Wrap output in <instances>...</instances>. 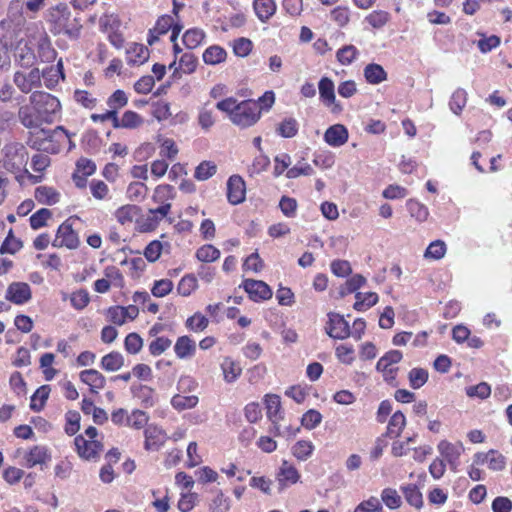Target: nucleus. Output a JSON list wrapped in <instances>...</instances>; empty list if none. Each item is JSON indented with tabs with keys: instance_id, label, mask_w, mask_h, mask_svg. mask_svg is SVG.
<instances>
[{
	"instance_id": "f257e3e1",
	"label": "nucleus",
	"mask_w": 512,
	"mask_h": 512,
	"mask_svg": "<svg viewBox=\"0 0 512 512\" xmlns=\"http://www.w3.org/2000/svg\"><path fill=\"white\" fill-rule=\"evenodd\" d=\"M3 165L5 169L15 175L20 185L29 180L31 184L42 181L41 175H33L27 169L29 155L25 146L18 142L7 143L3 149Z\"/></svg>"
},
{
	"instance_id": "f03ea898",
	"label": "nucleus",
	"mask_w": 512,
	"mask_h": 512,
	"mask_svg": "<svg viewBox=\"0 0 512 512\" xmlns=\"http://www.w3.org/2000/svg\"><path fill=\"white\" fill-rule=\"evenodd\" d=\"M67 138H69V135L61 126L53 130L39 127L30 132L28 144L38 151L56 153L59 150L60 143Z\"/></svg>"
},
{
	"instance_id": "7ed1b4c3",
	"label": "nucleus",
	"mask_w": 512,
	"mask_h": 512,
	"mask_svg": "<svg viewBox=\"0 0 512 512\" xmlns=\"http://www.w3.org/2000/svg\"><path fill=\"white\" fill-rule=\"evenodd\" d=\"M29 102L39 108L38 112L45 123H51L60 111L61 105L58 98L44 91H34L29 96Z\"/></svg>"
},
{
	"instance_id": "20e7f679",
	"label": "nucleus",
	"mask_w": 512,
	"mask_h": 512,
	"mask_svg": "<svg viewBox=\"0 0 512 512\" xmlns=\"http://www.w3.org/2000/svg\"><path fill=\"white\" fill-rule=\"evenodd\" d=\"M260 114L261 108L259 103L246 100L238 104L231 121L237 126L246 128L255 124L259 120Z\"/></svg>"
},
{
	"instance_id": "39448f33",
	"label": "nucleus",
	"mask_w": 512,
	"mask_h": 512,
	"mask_svg": "<svg viewBox=\"0 0 512 512\" xmlns=\"http://www.w3.org/2000/svg\"><path fill=\"white\" fill-rule=\"evenodd\" d=\"M55 10L59 14L56 19L59 33L62 32L70 38H78L82 25L77 18H71L68 6L66 4H59Z\"/></svg>"
},
{
	"instance_id": "423d86ee",
	"label": "nucleus",
	"mask_w": 512,
	"mask_h": 512,
	"mask_svg": "<svg viewBox=\"0 0 512 512\" xmlns=\"http://www.w3.org/2000/svg\"><path fill=\"white\" fill-rule=\"evenodd\" d=\"M13 84L24 94L32 93L33 89L42 85L41 72L38 68H32L29 72L17 70L13 75Z\"/></svg>"
},
{
	"instance_id": "0eeeda50",
	"label": "nucleus",
	"mask_w": 512,
	"mask_h": 512,
	"mask_svg": "<svg viewBox=\"0 0 512 512\" xmlns=\"http://www.w3.org/2000/svg\"><path fill=\"white\" fill-rule=\"evenodd\" d=\"M10 48L14 52V61L19 67L28 69L36 63V55L26 39H19L15 45L10 43Z\"/></svg>"
},
{
	"instance_id": "6e6552de",
	"label": "nucleus",
	"mask_w": 512,
	"mask_h": 512,
	"mask_svg": "<svg viewBox=\"0 0 512 512\" xmlns=\"http://www.w3.org/2000/svg\"><path fill=\"white\" fill-rule=\"evenodd\" d=\"M80 244L78 234L73 229L70 219L63 222L57 229L56 237L52 242L54 247H66L68 249H76Z\"/></svg>"
},
{
	"instance_id": "1a4fd4ad",
	"label": "nucleus",
	"mask_w": 512,
	"mask_h": 512,
	"mask_svg": "<svg viewBox=\"0 0 512 512\" xmlns=\"http://www.w3.org/2000/svg\"><path fill=\"white\" fill-rule=\"evenodd\" d=\"M38 110L39 108L30 102L20 106L17 112L19 122L28 129H37L41 127L45 121L41 117V114H39L40 112H38Z\"/></svg>"
},
{
	"instance_id": "9d476101",
	"label": "nucleus",
	"mask_w": 512,
	"mask_h": 512,
	"mask_svg": "<svg viewBox=\"0 0 512 512\" xmlns=\"http://www.w3.org/2000/svg\"><path fill=\"white\" fill-rule=\"evenodd\" d=\"M329 322L326 327L327 334L334 339H346L351 334L349 323L337 313H329Z\"/></svg>"
},
{
	"instance_id": "9b49d317",
	"label": "nucleus",
	"mask_w": 512,
	"mask_h": 512,
	"mask_svg": "<svg viewBox=\"0 0 512 512\" xmlns=\"http://www.w3.org/2000/svg\"><path fill=\"white\" fill-rule=\"evenodd\" d=\"M251 300L258 302L268 300L272 297L271 288L261 280L246 279L242 284Z\"/></svg>"
},
{
	"instance_id": "f8f14e48",
	"label": "nucleus",
	"mask_w": 512,
	"mask_h": 512,
	"mask_svg": "<svg viewBox=\"0 0 512 512\" xmlns=\"http://www.w3.org/2000/svg\"><path fill=\"white\" fill-rule=\"evenodd\" d=\"M246 187L239 175H232L227 181V199L230 204L237 205L245 200Z\"/></svg>"
},
{
	"instance_id": "ddd939ff",
	"label": "nucleus",
	"mask_w": 512,
	"mask_h": 512,
	"mask_svg": "<svg viewBox=\"0 0 512 512\" xmlns=\"http://www.w3.org/2000/svg\"><path fill=\"white\" fill-rule=\"evenodd\" d=\"M74 442L79 456L86 460L97 458L103 449V445L99 441H88L81 435L77 436Z\"/></svg>"
},
{
	"instance_id": "4468645a",
	"label": "nucleus",
	"mask_w": 512,
	"mask_h": 512,
	"mask_svg": "<svg viewBox=\"0 0 512 512\" xmlns=\"http://www.w3.org/2000/svg\"><path fill=\"white\" fill-rule=\"evenodd\" d=\"M6 299L14 304H23L31 299V288L24 282H13L6 290Z\"/></svg>"
},
{
	"instance_id": "2eb2a0df",
	"label": "nucleus",
	"mask_w": 512,
	"mask_h": 512,
	"mask_svg": "<svg viewBox=\"0 0 512 512\" xmlns=\"http://www.w3.org/2000/svg\"><path fill=\"white\" fill-rule=\"evenodd\" d=\"M348 130L342 124L330 126L324 133L325 142L332 147H340L348 141Z\"/></svg>"
},
{
	"instance_id": "dca6fc26",
	"label": "nucleus",
	"mask_w": 512,
	"mask_h": 512,
	"mask_svg": "<svg viewBox=\"0 0 512 512\" xmlns=\"http://www.w3.org/2000/svg\"><path fill=\"white\" fill-rule=\"evenodd\" d=\"M25 465L32 468L36 465H45L51 460V454L47 447L36 445L32 447L24 456Z\"/></svg>"
},
{
	"instance_id": "f3484780",
	"label": "nucleus",
	"mask_w": 512,
	"mask_h": 512,
	"mask_svg": "<svg viewBox=\"0 0 512 512\" xmlns=\"http://www.w3.org/2000/svg\"><path fill=\"white\" fill-rule=\"evenodd\" d=\"M143 122V118L138 113L127 110L123 113L121 118L116 114V118L114 119V128L136 129L140 127Z\"/></svg>"
},
{
	"instance_id": "a211bd4d",
	"label": "nucleus",
	"mask_w": 512,
	"mask_h": 512,
	"mask_svg": "<svg viewBox=\"0 0 512 512\" xmlns=\"http://www.w3.org/2000/svg\"><path fill=\"white\" fill-rule=\"evenodd\" d=\"M80 379L83 383L90 386L92 393H98V390L104 388L106 379L95 369L84 370L80 373Z\"/></svg>"
},
{
	"instance_id": "6ab92c4d",
	"label": "nucleus",
	"mask_w": 512,
	"mask_h": 512,
	"mask_svg": "<svg viewBox=\"0 0 512 512\" xmlns=\"http://www.w3.org/2000/svg\"><path fill=\"white\" fill-rule=\"evenodd\" d=\"M299 478L300 475L297 469L287 461H283L277 474L280 489H283L287 485L295 484Z\"/></svg>"
},
{
	"instance_id": "aec40b11",
	"label": "nucleus",
	"mask_w": 512,
	"mask_h": 512,
	"mask_svg": "<svg viewBox=\"0 0 512 512\" xmlns=\"http://www.w3.org/2000/svg\"><path fill=\"white\" fill-rule=\"evenodd\" d=\"M149 50L139 43H132L127 49V62L131 65H141L149 59Z\"/></svg>"
},
{
	"instance_id": "412c9836",
	"label": "nucleus",
	"mask_w": 512,
	"mask_h": 512,
	"mask_svg": "<svg viewBox=\"0 0 512 512\" xmlns=\"http://www.w3.org/2000/svg\"><path fill=\"white\" fill-rule=\"evenodd\" d=\"M144 435L146 450H158L159 447L164 443V433L157 426L149 425L145 429Z\"/></svg>"
},
{
	"instance_id": "4be33fe9",
	"label": "nucleus",
	"mask_w": 512,
	"mask_h": 512,
	"mask_svg": "<svg viewBox=\"0 0 512 512\" xmlns=\"http://www.w3.org/2000/svg\"><path fill=\"white\" fill-rule=\"evenodd\" d=\"M174 351L180 359L191 358L196 352V343L189 336H181L175 343Z\"/></svg>"
},
{
	"instance_id": "5701e85b",
	"label": "nucleus",
	"mask_w": 512,
	"mask_h": 512,
	"mask_svg": "<svg viewBox=\"0 0 512 512\" xmlns=\"http://www.w3.org/2000/svg\"><path fill=\"white\" fill-rule=\"evenodd\" d=\"M35 199L43 205H54L60 200V193L53 187L39 186L35 189Z\"/></svg>"
},
{
	"instance_id": "b1692460",
	"label": "nucleus",
	"mask_w": 512,
	"mask_h": 512,
	"mask_svg": "<svg viewBox=\"0 0 512 512\" xmlns=\"http://www.w3.org/2000/svg\"><path fill=\"white\" fill-rule=\"evenodd\" d=\"M253 6L261 22H267L276 11L274 0H254Z\"/></svg>"
},
{
	"instance_id": "393cba45",
	"label": "nucleus",
	"mask_w": 512,
	"mask_h": 512,
	"mask_svg": "<svg viewBox=\"0 0 512 512\" xmlns=\"http://www.w3.org/2000/svg\"><path fill=\"white\" fill-rule=\"evenodd\" d=\"M437 449L441 456L447 462H453V460H458L463 451V447L461 444H452L446 440L440 441L437 446Z\"/></svg>"
},
{
	"instance_id": "a878e982",
	"label": "nucleus",
	"mask_w": 512,
	"mask_h": 512,
	"mask_svg": "<svg viewBox=\"0 0 512 512\" xmlns=\"http://www.w3.org/2000/svg\"><path fill=\"white\" fill-rule=\"evenodd\" d=\"M406 425V418L401 411H396L390 418L386 436L390 438H397L401 435Z\"/></svg>"
},
{
	"instance_id": "bb28decb",
	"label": "nucleus",
	"mask_w": 512,
	"mask_h": 512,
	"mask_svg": "<svg viewBox=\"0 0 512 512\" xmlns=\"http://www.w3.org/2000/svg\"><path fill=\"white\" fill-rule=\"evenodd\" d=\"M364 77L370 84H379L387 79V73L381 65L371 63L364 68Z\"/></svg>"
},
{
	"instance_id": "cd10ccee",
	"label": "nucleus",
	"mask_w": 512,
	"mask_h": 512,
	"mask_svg": "<svg viewBox=\"0 0 512 512\" xmlns=\"http://www.w3.org/2000/svg\"><path fill=\"white\" fill-rule=\"evenodd\" d=\"M124 365V357L117 351L110 352L102 357L101 367L102 369L114 372L118 371Z\"/></svg>"
},
{
	"instance_id": "c85d7f7f",
	"label": "nucleus",
	"mask_w": 512,
	"mask_h": 512,
	"mask_svg": "<svg viewBox=\"0 0 512 512\" xmlns=\"http://www.w3.org/2000/svg\"><path fill=\"white\" fill-rule=\"evenodd\" d=\"M265 404H266V409H267V417L273 423H277V421L282 418L280 415V408H281L280 397L275 394L266 395Z\"/></svg>"
},
{
	"instance_id": "c756f323",
	"label": "nucleus",
	"mask_w": 512,
	"mask_h": 512,
	"mask_svg": "<svg viewBox=\"0 0 512 512\" xmlns=\"http://www.w3.org/2000/svg\"><path fill=\"white\" fill-rule=\"evenodd\" d=\"M319 94L323 102L330 106L335 102L334 83L328 77H323L318 84Z\"/></svg>"
},
{
	"instance_id": "7c9ffc66",
	"label": "nucleus",
	"mask_w": 512,
	"mask_h": 512,
	"mask_svg": "<svg viewBox=\"0 0 512 512\" xmlns=\"http://www.w3.org/2000/svg\"><path fill=\"white\" fill-rule=\"evenodd\" d=\"M50 391L49 385L39 387L31 397L30 408L36 412L41 411L49 397Z\"/></svg>"
},
{
	"instance_id": "2f4dec72",
	"label": "nucleus",
	"mask_w": 512,
	"mask_h": 512,
	"mask_svg": "<svg viewBox=\"0 0 512 512\" xmlns=\"http://www.w3.org/2000/svg\"><path fill=\"white\" fill-rule=\"evenodd\" d=\"M226 51L217 45L210 46L203 53V60L206 64L216 65L226 59Z\"/></svg>"
},
{
	"instance_id": "473e14b6",
	"label": "nucleus",
	"mask_w": 512,
	"mask_h": 512,
	"mask_svg": "<svg viewBox=\"0 0 512 512\" xmlns=\"http://www.w3.org/2000/svg\"><path fill=\"white\" fill-rule=\"evenodd\" d=\"M139 207L136 205H124L117 209L115 217L122 225L130 224L133 222L135 216L139 213Z\"/></svg>"
},
{
	"instance_id": "72a5a7b5",
	"label": "nucleus",
	"mask_w": 512,
	"mask_h": 512,
	"mask_svg": "<svg viewBox=\"0 0 512 512\" xmlns=\"http://www.w3.org/2000/svg\"><path fill=\"white\" fill-rule=\"evenodd\" d=\"M403 358L402 352L399 350H391L385 353L377 362L376 370H385L386 368H394L393 365L399 363Z\"/></svg>"
},
{
	"instance_id": "f704fd0d",
	"label": "nucleus",
	"mask_w": 512,
	"mask_h": 512,
	"mask_svg": "<svg viewBox=\"0 0 512 512\" xmlns=\"http://www.w3.org/2000/svg\"><path fill=\"white\" fill-rule=\"evenodd\" d=\"M356 302L354 303V309L358 311H363L375 305L378 301V295L374 292L368 293H356L355 295Z\"/></svg>"
},
{
	"instance_id": "c9c22d12",
	"label": "nucleus",
	"mask_w": 512,
	"mask_h": 512,
	"mask_svg": "<svg viewBox=\"0 0 512 512\" xmlns=\"http://www.w3.org/2000/svg\"><path fill=\"white\" fill-rule=\"evenodd\" d=\"M224 379L227 383L234 382L241 374L240 366L233 360L226 358L221 364Z\"/></svg>"
},
{
	"instance_id": "e433bc0d",
	"label": "nucleus",
	"mask_w": 512,
	"mask_h": 512,
	"mask_svg": "<svg viewBox=\"0 0 512 512\" xmlns=\"http://www.w3.org/2000/svg\"><path fill=\"white\" fill-rule=\"evenodd\" d=\"M466 103L467 92L462 88H458L451 96L449 107L454 114L459 115Z\"/></svg>"
},
{
	"instance_id": "4c0bfd02",
	"label": "nucleus",
	"mask_w": 512,
	"mask_h": 512,
	"mask_svg": "<svg viewBox=\"0 0 512 512\" xmlns=\"http://www.w3.org/2000/svg\"><path fill=\"white\" fill-rule=\"evenodd\" d=\"M106 103L109 111L118 114V111L127 105L128 97L123 90L118 89L107 99Z\"/></svg>"
},
{
	"instance_id": "58836bf2",
	"label": "nucleus",
	"mask_w": 512,
	"mask_h": 512,
	"mask_svg": "<svg viewBox=\"0 0 512 512\" xmlns=\"http://www.w3.org/2000/svg\"><path fill=\"white\" fill-rule=\"evenodd\" d=\"M205 37L202 30L194 28L187 30L183 35V43L188 49H194L201 44Z\"/></svg>"
},
{
	"instance_id": "ea45409f",
	"label": "nucleus",
	"mask_w": 512,
	"mask_h": 512,
	"mask_svg": "<svg viewBox=\"0 0 512 512\" xmlns=\"http://www.w3.org/2000/svg\"><path fill=\"white\" fill-rule=\"evenodd\" d=\"M217 171V166L214 162L203 161L195 169L194 177L198 181H205L211 178Z\"/></svg>"
},
{
	"instance_id": "a19ab883",
	"label": "nucleus",
	"mask_w": 512,
	"mask_h": 512,
	"mask_svg": "<svg viewBox=\"0 0 512 512\" xmlns=\"http://www.w3.org/2000/svg\"><path fill=\"white\" fill-rule=\"evenodd\" d=\"M197 403H198V397L194 396V395L183 396V395L177 394V395L173 396V398L171 400L172 406L179 411L191 409V408L195 407L197 405Z\"/></svg>"
},
{
	"instance_id": "79ce46f5",
	"label": "nucleus",
	"mask_w": 512,
	"mask_h": 512,
	"mask_svg": "<svg viewBox=\"0 0 512 512\" xmlns=\"http://www.w3.org/2000/svg\"><path fill=\"white\" fill-rule=\"evenodd\" d=\"M25 1L26 0H12L9 4L8 16L16 26H20L25 22V19L22 15V9Z\"/></svg>"
},
{
	"instance_id": "37998d69",
	"label": "nucleus",
	"mask_w": 512,
	"mask_h": 512,
	"mask_svg": "<svg viewBox=\"0 0 512 512\" xmlns=\"http://www.w3.org/2000/svg\"><path fill=\"white\" fill-rule=\"evenodd\" d=\"M22 242L13 235L12 229H10L7 237L0 247L1 254H15L22 248Z\"/></svg>"
},
{
	"instance_id": "c03bdc74",
	"label": "nucleus",
	"mask_w": 512,
	"mask_h": 512,
	"mask_svg": "<svg viewBox=\"0 0 512 512\" xmlns=\"http://www.w3.org/2000/svg\"><path fill=\"white\" fill-rule=\"evenodd\" d=\"M408 379L413 389H419L427 382L428 372L423 368H413L408 374Z\"/></svg>"
},
{
	"instance_id": "a18cd8bd",
	"label": "nucleus",
	"mask_w": 512,
	"mask_h": 512,
	"mask_svg": "<svg viewBox=\"0 0 512 512\" xmlns=\"http://www.w3.org/2000/svg\"><path fill=\"white\" fill-rule=\"evenodd\" d=\"M276 131L284 138H292L298 132V123L294 118H286L279 124Z\"/></svg>"
},
{
	"instance_id": "49530a36",
	"label": "nucleus",
	"mask_w": 512,
	"mask_h": 512,
	"mask_svg": "<svg viewBox=\"0 0 512 512\" xmlns=\"http://www.w3.org/2000/svg\"><path fill=\"white\" fill-rule=\"evenodd\" d=\"M52 217V212L47 208H41L30 216V226L32 229L37 230L46 226L47 220Z\"/></svg>"
},
{
	"instance_id": "de8ad7c7",
	"label": "nucleus",
	"mask_w": 512,
	"mask_h": 512,
	"mask_svg": "<svg viewBox=\"0 0 512 512\" xmlns=\"http://www.w3.org/2000/svg\"><path fill=\"white\" fill-rule=\"evenodd\" d=\"M196 257L202 262H213L220 257V251L213 245L206 244L197 250Z\"/></svg>"
},
{
	"instance_id": "09e8293b",
	"label": "nucleus",
	"mask_w": 512,
	"mask_h": 512,
	"mask_svg": "<svg viewBox=\"0 0 512 512\" xmlns=\"http://www.w3.org/2000/svg\"><path fill=\"white\" fill-rule=\"evenodd\" d=\"M406 501L416 508H421L423 505L422 493L415 485H408L403 488Z\"/></svg>"
},
{
	"instance_id": "8fccbe9b",
	"label": "nucleus",
	"mask_w": 512,
	"mask_h": 512,
	"mask_svg": "<svg viewBox=\"0 0 512 512\" xmlns=\"http://www.w3.org/2000/svg\"><path fill=\"white\" fill-rule=\"evenodd\" d=\"M42 78L44 79L45 86L48 89H53L58 84L59 78L64 79V73L59 69H54V67H50L45 69L41 73V79Z\"/></svg>"
},
{
	"instance_id": "3c124183",
	"label": "nucleus",
	"mask_w": 512,
	"mask_h": 512,
	"mask_svg": "<svg viewBox=\"0 0 512 512\" xmlns=\"http://www.w3.org/2000/svg\"><path fill=\"white\" fill-rule=\"evenodd\" d=\"M358 50L353 45H346L337 51V60L342 65H350L357 57Z\"/></svg>"
},
{
	"instance_id": "603ef678",
	"label": "nucleus",
	"mask_w": 512,
	"mask_h": 512,
	"mask_svg": "<svg viewBox=\"0 0 512 512\" xmlns=\"http://www.w3.org/2000/svg\"><path fill=\"white\" fill-rule=\"evenodd\" d=\"M382 502L390 509H397L401 505V497L395 489L385 488L381 493Z\"/></svg>"
},
{
	"instance_id": "864d4df0",
	"label": "nucleus",
	"mask_w": 512,
	"mask_h": 512,
	"mask_svg": "<svg viewBox=\"0 0 512 512\" xmlns=\"http://www.w3.org/2000/svg\"><path fill=\"white\" fill-rule=\"evenodd\" d=\"M446 253V245L441 240H436L430 243L425 251V258H431L435 260H439L444 257Z\"/></svg>"
},
{
	"instance_id": "5fc2aeb1",
	"label": "nucleus",
	"mask_w": 512,
	"mask_h": 512,
	"mask_svg": "<svg viewBox=\"0 0 512 512\" xmlns=\"http://www.w3.org/2000/svg\"><path fill=\"white\" fill-rule=\"evenodd\" d=\"M293 455L300 459L306 460L313 452L314 446L310 441H298L292 448Z\"/></svg>"
},
{
	"instance_id": "6e6d98bb",
	"label": "nucleus",
	"mask_w": 512,
	"mask_h": 512,
	"mask_svg": "<svg viewBox=\"0 0 512 512\" xmlns=\"http://www.w3.org/2000/svg\"><path fill=\"white\" fill-rule=\"evenodd\" d=\"M196 288V277L194 275H186L178 283L177 291L182 296H189Z\"/></svg>"
},
{
	"instance_id": "4d7b16f0",
	"label": "nucleus",
	"mask_w": 512,
	"mask_h": 512,
	"mask_svg": "<svg viewBox=\"0 0 512 512\" xmlns=\"http://www.w3.org/2000/svg\"><path fill=\"white\" fill-rule=\"evenodd\" d=\"M354 512H384L381 501L371 496L368 500L362 501L358 504Z\"/></svg>"
},
{
	"instance_id": "13d9d810",
	"label": "nucleus",
	"mask_w": 512,
	"mask_h": 512,
	"mask_svg": "<svg viewBox=\"0 0 512 512\" xmlns=\"http://www.w3.org/2000/svg\"><path fill=\"white\" fill-rule=\"evenodd\" d=\"M125 349L130 354H137L143 346V339L137 333H129L124 341Z\"/></svg>"
},
{
	"instance_id": "bf43d9fd",
	"label": "nucleus",
	"mask_w": 512,
	"mask_h": 512,
	"mask_svg": "<svg viewBox=\"0 0 512 512\" xmlns=\"http://www.w3.org/2000/svg\"><path fill=\"white\" fill-rule=\"evenodd\" d=\"M321 421H322V415L320 414V412H318L317 410H314V409L308 410L302 416V419H301L302 425L306 429H309V430L316 428L321 423Z\"/></svg>"
},
{
	"instance_id": "052dcab7",
	"label": "nucleus",
	"mask_w": 512,
	"mask_h": 512,
	"mask_svg": "<svg viewBox=\"0 0 512 512\" xmlns=\"http://www.w3.org/2000/svg\"><path fill=\"white\" fill-rule=\"evenodd\" d=\"M17 91L14 88L13 84H11L8 81H5L0 86V102L1 103H9L13 101L14 99L20 100L23 99V97L19 96L16 97Z\"/></svg>"
},
{
	"instance_id": "680f3d73",
	"label": "nucleus",
	"mask_w": 512,
	"mask_h": 512,
	"mask_svg": "<svg viewBox=\"0 0 512 512\" xmlns=\"http://www.w3.org/2000/svg\"><path fill=\"white\" fill-rule=\"evenodd\" d=\"M365 20L373 27V28H381L383 27L389 20V14L385 11H373L370 13Z\"/></svg>"
},
{
	"instance_id": "e2e57ef3",
	"label": "nucleus",
	"mask_w": 512,
	"mask_h": 512,
	"mask_svg": "<svg viewBox=\"0 0 512 512\" xmlns=\"http://www.w3.org/2000/svg\"><path fill=\"white\" fill-rule=\"evenodd\" d=\"M171 343L166 337H158L149 344V351L153 356H159L171 346Z\"/></svg>"
},
{
	"instance_id": "0e129e2a",
	"label": "nucleus",
	"mask_w": 512,
	"mask_h": 512,
	"mask_svg": "<svg viewBox=\"0 0 512 512\" xmlns=\"http://www.w3.org/2000/svg\"><path fill=\"white\" fill-rule=\"evenodd\" d=\"M173 283L169 279L155 281L151 292L155 297H164L172 291Z\"/></svg>"
},
{
	"instance_id": "69168bd1",
	"label": "nucleus",
	"mask_w": 512,
	"mask_h": 512,
	"mask_svg": "<svg viewBox=\"0 0 512 512\" xmlns=\"http://www.w3.org/2000/svg\"><path fill=\"white\" fill-rule=\"evenodd\" d=\"M466 393L469 397H478L480 399L487 398L491 393L490 385L486 382H481L477 385L470 386L466 389Z\"/></svg>"
},
{
	"instance_id": "338daca9",
	"label": "nucleus",
	"mask_w": 512,
	"mask_h": 512,
	"mask_svg": "<svg viewBox=\"0 0 512 512\" xmlns=\"http://www.w3.org/2000/svg\"><path fill=\"white\" fill-rule=\"evenodd\" d=\"M70 301L75 309L81 310L85 308L90 301L89 293L84 289L78 290L72 293Z\"/></svg>"
},
{
	"instance_id": "774afa93",
	"label": "nucleus",
	"mask_w": 512,
	"mask_h": 512,
	"mask_svg": "<svg viewBox=\"0 0 512 512\" xmlns=\"http://www.w3.org/2000/svg\"><path fill=\"white\" fill-rule=\"evenodd\" d=\"M161 252L162 243L158 240H154L146 246L144 256L149 262H155L161 256Z\"/></svg>"
}]
</instances>
